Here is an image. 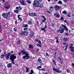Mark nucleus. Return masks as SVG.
Wrapping results in <instances>:
<instances>
[{
	"label": "nucleus",
	"instance_id": "obj_55",
	"mask_svg": "<svg viewBox=\"0 0 74 74\" xmlns=\"http://www.w3.org/2000/svg\"><path fill=\"white\" fill-rule=\"evenodd\" d=\"M27 29H28V28H25L24 29V30H27Z\"/></svg>",
	"mask_w": 74,
	"mask_h": 74
},
{
	"label": "nucleus",
	"instance_id": "obj_20",
	"mask_svg": "<svg viewBox=\"0 0 74 74\" xmlns=\"http://www.w3.org/2000/svg\"><path fill=\"white\" fill-rule=\"evenodd\" d=\"M47 27V25H46V26L43 28L41 27V29H42L41 30H45V29H46Z\"/></svg>",
	"mask_w": 74,
	"mask_h": 74
},
{
	"label": "nucleus",
	"instance_id": "obj_26",
	"mask_svg": "<svg viewBox=\"0 0 74 74\" xmlns=\"http://www.w3.org/2000/svg\"><path fill=\"white\" fill-rule=\"evenodd\" d=\"M66 48L65 49V50L66 51L67 50V48H68V44H67L65 46Z\"/></svg>",
	"mask_w": 74,
	"mask_h": 74
},
{
	"label": "nucleus",
	"instance_id": "obj_40",
	"mask_svg": "<svg viewBox=\"0 0 74 74\" xmlns=\"http://www.w3.org/2000/svg\"><path fill=\"white\" fill-rule=\"evenodd\" d=\"M70 13L69 12L68 13V17H71V16H70Z\"/></svg>",
	"mask_w": 74,
	"mask_h": 74
},
{
	"label": "nucleus",
	"instance_id": "obj_56",
	"mask_svg": "<svg viewBox=\"0 0 74 74\" xmlns=\"http://www.w3.org/2000/svg\"><path fill=\"white\" fill-rule=\"evenodd\" d=\"M36 24H37V25H38V24H39V23L38 22V21H37L36 22Z\"/></svg>",
	"mask_w": 74,
	"mask_h": 74
},
{
	"label": "nucleus",
	"instance_id": "obj_61",
	"mask_svg": "<svg viewBox=\"0 0 74 74\" xmlns=\"http://www.w3.org/2000/svg\"><path fill=\"white\" fill-rule=\"evenodd\" d=\"M56 42L57 43H59V41L58 40H56Z\"/></svg>",
	"mask_w": 74,
	"mask_h": 74
},
{
	"label": "nucleus",
	"instance_id": "obj_31",
	"mask_svg": "<svg viewBox=\"0 0 74 74\" xmlns=\"http://www.w3.org/2000/svg\"><path fill=\"white\" fill-rule=\"evenodd\" d=\"M66 71H67V73H69L70 72V69H66Z\"/></svg>",
	"mask_w": 74,
	"mask_h": 74
},
{
	"label": "nucleus",
	"instance_id": "obj_22",
	"mask_svg": "<svg viewBox=\"0 0 74 74\" xmlns=\"http://www.w3.org/2000/svg\"><path fill=\"white\" fill-rule=\"evenodd\" d=\"M27 23L29 25H32V22L30 21H28L27 22Z\"/></svg>",
	"mask_w": 74,
	"mask_h": 74
},
{
	"label": "nucleus",
	"instance_id": "obj_53",
	"mask_svg": "<svg viewBox=\"0 0 74 74\" xmlns=\"http://www.w3.org/2000/svg\"><path fill=\"white\" fill-rule=\"evenodd\" d=\"M63 21H64V22H65V23H67V21L64 20Z\"/></svg>",
	"mask_w": 74,
	"mask_h": 74
},
{
	"label": "nucleus",
	"instance_id": "obj_15",
	"mask_svg": "<svg viewBox=\"0 0 74 74\" xmlns=\"http://www.w3.org/2000/svg\"><path fill=\"white\" fill-rule=\"evenodd\" d=\"M69 40V38H64L63 39V41H64V42H66V41H68V40Z\"/></svg>",
	"mask_w": 74,
	"mask_h": 74
},
{
	"label": "nucleus",
	"instance_id": "obj_54",
	"mask_svg": "<svg viewBox=\"0 0 74 74\" xmlns=\"http://www.w3.org/2000/svg\"><path fill=\"white\" fill-rule=\"evenodd\" d=\"M64 2H67V1H68V0H64Z\"/></svg>",
	"mask_w": 74,
	"mask_h": 74
},
{
	"label": "nucleus",
	"instance_id": "obj_30",
	"mask_svg": "<svg viewBox=\"0 0 74 74\" xmlns=\"http://www.w3.org/2000/svg\"><path fill=\"white\" fill-rule=\"evenodd\" d=\"M58 3L60 4H62V1H60Z\"/></svg>",
	"mask_w": 74,
	"mask_h": 74
},
{
	"label": "nucleus",
	"instance_id": "obj_64",
	"mask_svg": "<svg viewBox=\"0 0 74 74\" xmlns=\"http://www.w3.org/2000/svg\"><path fill=\"white\" fill-rule=\"evenodd\" d=\"M50 8H51V9H53V6H51L50 7Z\"/></svg>",
	"mask_w": 74,
	"mask_h": 74
},
{
	"label": "nucleus",
	"instance_id": "obj_34",
	"mask_svg": "<svg viewBox=\"0 0 74 74\" xmlns=\"http://www.w3.org/2000/svg\"><path fill=\"white\" fill-rule=\"evenodd\" d=\"M25 53V54H26V56H27V55H29V54H28V53L26 51L24 52Z\"/></svg>",
	"mask_w": 74,
	"mask_h": 74
},
{
	"label": "nucleus",
	"instance_id": "obj_45",
	"mask_svg": "<svg viewBox=\"0 0 74 74\" xmlns=\"http://www.w3.org/2000/svg\"><path fill=\"white\" fill-rule=\"evenodd\" d=\"M70 46H69V47H73V44L71 43L70 44Z\"/></svg>",
	"mask_w": 74,
	"mask_h": 74
},
{
	"label": "nucleus",
	"instance_id": "obj_43",
	"mask_svg": "<svg viewBox=\"0 0 74 74\" xmlns=\"http://www.w3.org/2000/svg\"><path fill=\"white\" fill-rule=\"evenodd\" d=\"M21 42L20 40H18L17 42V43L18 44H21Z\"/></svg>",
	"mask_w": 74,
	"mask_h": 74
},
{
	"label": "nucleus",
	"instance_id": "obj_58",
	"mask_svg": "<svg viewBox=\"0 0 74 74\" xmlns=\"http://www.w3.org/2000/svg\"><path fill=\"white\" fill-rule=\"evenodd\" d=\"M39 50H40V49H37V50H36L37 52H38L39 51Z\"/></svg>",
	"mask_w": 74,
	"mask_h": 74
},
{
	"label": "nucleus",
	"instance_id": "obj_42",
	"mask_svg": "<svg viewBox=\"0 0 74 74\" xmlns=\"http://www.w3.org/2000/svg\"><path fill=\"white\" fill-rule=\"evenodd\" d=\"M47 12H48V13H49V14H51V12H50V11L48 10H47Z\"/></svg>",
	"mask_w": 74,
	"mask_h": 74
},
{
	"label": "nucleus",
	"instance_id": "obj_39",
	"mask_svg": "<svg viewBox=\"0 0 74 74\" xmlns=\"http://www.w3.org/2000/svg\"><path fill=\"white\" fill-rule=\"evenodd\" d=\"M26 58H25V59H29V58H30V57L29 56V55L26 56Z\"/></svg>",
	"mask_w": 74,
	"mask_h": 74
},
{
	"label": "nucleus",
	"instance_id": "obj_44",
	"mask_svg": "<svg viewBox=\"0 0 74 74\" xmlns=\"http://www.w3.org/2000/svg\"><path fill=\"white\" fill-rule=\"evenodd\" d=\"M21 52H22V55H23V54H25V52L23 51V50L21 51Z\"/></svg>",
	"mask_w": 74,
	"mask_h": 74
},
{
	"label": "nucleus",
	"instance_id": "obj_2",
	"mask_svg": "<svg viewBox=\"0 0 74 74\" xmlns=\"http://www.w3.org/2000/svg\"><path fill=\"white\" fill-rule=\"evenodd\" d=\"M11 13V12L9 11L7 13H3L2 14V16L5 19H8V17L10 16V14Z\"/></svg>",
	"mask_w": 74,
	"mask_h": 74
},
{
	"label": "nucleus",
	"instance_id": "obj_29",
	"mask_svg": "<svg viewBox=\"0 0 74 74\" xmlns=\"http://www.w3.org/2000/svg\"><path fill=\"white\" fill-rule=\"evenodd\" d=\"M9 57L7 56H5V58L6 59V60H8L9 59Z\"/></svg>",
	"mask_w": 74,
	"mask_h": 74
},
{
	"label": "nucleus",
	"instance_id": "obj_3",
	"mask_svg": "<svg viewBox=\"0 0 74 74\" xmlns=\"http://www.w3.org/2000/svg\"><path fill=\"white\" fill-rule=\"evenodd\" d=\"M59 29H60L57 31V33H60L61 34L63 33L64 29L63 28V27H60L59 28Z\"/></svg>",
	"mask_w": 74,
	"mask_h": 74
},
{
	"label": "nucleus",
	"instance_id": "obj_51",
	"mask_svg": "<svg viewBox=\"0 0 74 74\" xmlns=\"http://www.w3.org/2000/svg\"><path fill=\"white\" fill-rule=\"evenodd\" d=\"M41 70H43V71H45V69L43 68V69H41Z\"/></svg>",
	"mask_w": 74,
	"mask_h": 74
},
{
	"label": "nucleus",
	"instance_id": "obj_13",
	"mask_svg": "<svg viewBox=\"0 0 74 74\" xmlns=\"http://www.w3.org/2000/svg\"><path fill=\"white\" fill-rule=\"evenodd\" d=\"M14 12L16 14H18V13L19 12V9H17L16 10H14Z\"/></svg>",
	"mask_w": 74,
	"mask_h": 74
},
{
	"label": "nucleus",
	"instance_id": "obj_41",
	"mask_svg": "<svg viewBox=\"0 0 74 74\" xmlns=\"http://www.w3.org/2000/svg\"><path fill=\"white\" fill-rule=\"evenodd\" d=\"M33 16H37V14H36V13H33Z\"/></svg>",
	"mask_w": 74,
	"mask_h": 74
},
{
	"label": "nucleus",
	"instance_id": "obj_9",
	"mask_svg": "<svg viewBox=\"0 0 74 74\" xmlns=\"http://www.w3.org/2000/svg\"><path fill=\"white\" fill-rule=\"evenodd\" d=\"M11 8V6L10 4H8V6H6L5 7V8L7 10H8L9 8Z\"/></svg>",
	"mask_w": 74,
	"mask_h": 74
},
{
	"label": "nucleus",
	"instance_id": "obj_57",
	"mask_svg": "<svg viewBox=\"0 0 74 74\" xmlns=\"http://www.w3.org/2000/svg\"><path fill=\"white\" fill-rule=\"evenodd\" d=\"M14 31H15V32H16V31L17 30H16V28H14Z\"/></svg>",
	"mask_w": 74,
	"mask_h": 74
},
{
	"label": "nucleus",
	"instance_id": "obj_12",
	"mask_svg": "<svg viewBox=\"0 0 74 74\" xmlns=\"http://www.w3.org/2000/svg\"><path fill=\"white\" fill-rule=\"evenodd\" d=\"M7 67L8 68H10L12 67V65H11V63H9L8 64Z\"/></svg>",
	"mask_w": 74,
	"mask_h": 74
},
{
	"label": "nucleus",
	"instance_id": "obj_16",
	"mask_svg": "<svg viewBox=\"0 0 74 74\" xmlns=\"http://www.w3.org/2000/svg\"><path fill=\"white\" fill-rule=\"evenodd\" d=\"M19 8V10H22V8L21 7V6H19L18 7H16V9H18Z\"/></svg>",
	"mask_w": 74,
	"mask_h": 74
},
{
	"label": "nucleus",
	"instance_id": "obj_37",
	"mask_svg": "<svg viewBox=\"0 0 74 74\" xmlns=\"http://www.w3.org/2000/svg\"><path fill=\"white\" fill-rule=\"evenodd\" d=\"M38 62L40 63H42V62H41V59H38Z\"/></svg>",
	"mask_w": 74,
	"mask_h": 74
},
{
	"label": "nucleus",
	"instance_id": "obj_4",
	"mask_svg": "<svg viewBox=\"0 0 74 74\" xmlns=\"http://www.w3.org/2000/svg\"><path fill=\"white\" fill-rule=\"evenodd\" d=\"M16 58V56L14 54L11 55L10 56V60H14V59H15Z\"/></svg>",
	"mask_w": 74,
	"mask_h": 74
},
{
	"label": "nucleus",
	"instance_id": "obj_5",
	"mask_svg": "<svg viewBox=\"0 0 74 74\" xmlns=\"http://www.w3.org/2000/svg\"><path fill=\"white\" fill-rule=\"evenodd\" d=\"M53 70L54 71H55L57 73H61L62 71H59V69H56L55 67H54L53 68Z\"/></svg>",
	"mask_w": 74,
	"mask_h": 74
},
{
	"label": "nucleus",
	"instance_id": "obj_1",
	"mask_svg": "<svg viewBox=\"0 0 74 74\" xmlns=\"http://www.w3.org/2000/svg\"><path fill=\"white\" fill-rule=\"evenodd\" d=\"M33 5L34 7H39V8L41 7V5L40 4V2L37 0L34 1Z\"/></svg>",
	"mask_w": 74,
	"mask_h": 74
},
{
	"label": "nucleus",
	"instance_id": "obj_63",
	"mask_svg": "<svg viewBox=\"0 0 74 74\" xmlns=\"http://www.w3.org/2000/svg\"><path fill=\"white\" fill-rule=\"evenodd\" d=\"M67 44V43H62V44H63V45H66V44Z\"/></svg>",
	"mask_w": 74,
	"mask_h": 74
},
{
	"label": "nucleus",
	"instance_id": "obj_27",
	"mask_svg": "<svg viewBox=\"0 0 74 74\" xmlns=\"http://www.w3.org/2000/svg\"><path fill=\"white\" fill-rule=\"evenodd\" d=\"M29 16H34L33 13H29Z\"/></svg>",
	"mask_w": 74,
	"mask_h": 74
},
{
	"label": "nucleus",
	"instance_id": "obj_21",
	"mask_svg": "<svg viewBox=\"0 0 74 74\" xmlns=\"http://www.w3.org/2000/svg\"><path fill=\"white\" fill-rule=\"evenodd\" d=\"M11 55V53L9 52L8 53V54H6L5 56H8V57H10V55Z\"/></svg>",
	"mask_w": 74,
	"mask_h": 74
},
{
	"label": "nucleus",
	"instance_id": "obj_48",
	"mask_svg": "<svg viewBox=\"0 0 74 74\" xmlns=\"http://www.w3.org/2000/svg\"><path fill=\"white\" fill-rule=\"evenodd\" d=\"M21 52H18V55H19V56H20V55H21Z\"/></svg>",
	"mask_w": 74,
	"mask_h": 74
},
{
	"label": "nucleus",
	"instance_id": "obj_60",
	"mask_svg": "<svg viewBox=\"0 0 74 74\" xmlns=\"http://www.w3.org/2000/svg\"><path fill=\"white\" fill-rule=\"evenodd\" d=\"M55 38L56 39V40H58V38L57 37H56Z\"/></svg>",
	"mask_w": 74,
	"mask_h": 74
},
{
	"label": "nucleus",
	"instance_id": "obj_32",
	"mask_svg": "<svg viewBox=\"0 0 74 74\" xmlns=\"http://www.w3.org/2000/svg\"><path fill=\"white\" fill-rule=\"evenodd\" d=\"M51 25L52 27H55V24L52 23H51Z\"/></svg>",
	"mask_w": 74,
	"mask_h": 74
},
{
	"label": "nucleus",
	"instance_id": "obj_35",
	"mask_svg": "<svg viewBox=\"0 0 74 74\" xmlns=\"http://www.w3.org/2000/svg\"><path fill=\"white\" fill-rule=\"evenodd\" d=\"M42 22L41 23V24H42L44 22H45V20H42Z\"/></svg>",
	"mask_w": 74,
	"mask_h": 74
},
{
	"label": "nucleus",
	"instance_id": "obj_62",
	"mask_svg": "<svg viewBox=\"0 0 74 74\" xmlns=\"http://www.w3.org/2000/svg\"><path fill=\"white\" fill-rule=\"evenodd\" d=\"M56 53H56V52H55L54 53L55 56H56Z\"/></svg>",
	"mask_w": 74,
	"mask_h": 74
},
{
	"label": "nucleus",
	"instance_id": "obj_19",
	"mask_svg": "<svg viewBox=\"0 0 74 74\" xmlns=\"http://www.w3.org/2000/svg\"><path fill=\"white\" fill-rule=\"evenodd\" d=\"M34 48V47H33V46L32 45H29V48Z\"/></svg>",
	"mask_w": 74,
	"mask_h": 74
},
{
	"label": "nucleus",
	"instance_id": "obj_38",
	"mask_svg": "<svg viewBox=\"0 0 74 74\" xmlns=\"http://www.w3.org/2000/svg\"><path fill=\"white\" fill-rule=\"evenodd\" d=\"M31 73H29V74H33V70L32 69L31 70Z\"/></svg>",
	"mask_w": 74,
	"mask_h": 74
},
{
	"label": "nucleus",
	"instance_id": "obj_28",
	"mask_svg": "<svg viewBox=\"0 0 74 74\" xmlns=\"http://www.w3.org/2000/svg\"><path fill=\"white\" fill-rule=\"evenodd\" d=\"M29 68L28 67H26V72L27 73V72H29Z\"/></svg>",
	"mask_w": 74,
	"mask_h": 74
},
{
	"label": "nucleus",
	"instance_id": "obj_6",
	"mask_svg": "<svg viewBox=\"0 0 74 74\" xmlns=\"http://www.w3.org/2000/svg\"><path fill=\"white\" fill-rule=\"evenodd\" d=\"M28 32L27 31H24L23 33H21V35H23V36H27L28 35Z\"/></svg>",
	"mask_w": 74,
	"mask_h": 74
},
{
	"label": "nucleus",
	"instance_id": "obj_8",
	"mask_svg": "<svg viewBox=\"0 0 74 74\" xmlns=\"http://www.w3.org/2000/svg\"><path fill=\"white\" fill-rule=\"evenodd\" d=\"M54 16L56 18H60V15L59 14L57 13H54Z\"/></svg>",
	"mask_w": 74,
	"mask_h": 74
},
{
	"label": "nucleus",
	"instance_id": "obj_59",
	"mask_svg": "<svg viewBox=\"0 0 74 74\" xmlns=\"http://www.w3.org/2000/svg\"><path fill=\"white\" fill-rule=\"evenodd\" d=\"M61 26H62L63 27H64H64L65 26V25H64L63 24H62Z\"/></svg>",
	"mask_w": 74,
	"mask_h": 74
},
{
	"label": "nucleus",
	"instance_id": "obj_24",
	"mask_svg": "<svg viewBox=\"0 0 74 74\" xmlns=\"http://www.w3.org/2000/svg\"><path fill=\"white\" fill-rule=\"evenodd\" d=\"M26 1L28 4H31V3H32L31 1L29 0H27Z\"/></svg>",
	"mask_w": 74,
	"mask_h": 74
},
{
	"label": "nucleus",
	"instance_id": "obj_46",
	"mask_svg": "<svg viewBox=\"0 0 74 74\" xmlns=\"http://www.w3.org/2000/svg\"><path fill=\"white\" fill-rule=\"evenodd\" d=\"M18 20L19 21H20V20H21L20 22H21V21H22V18H18Z\"/></svg>",
	"mask_w": 74,
	"mask_h": 74
},
{
	"label": "nucleus",
	"instance_id": "obj_47",
	"mask_svg": "<svg viewBox=\"0 0 74 74\" xmlns=\"http://www.w3.org/2000/svg\"><path fill=\"white\" fill-rule=\"evenodd\" d=\"M34 34H32L31 35V37H34Z\"/></svg>",
	"mask_w": 74,
	"mask_h": 74
},
{
	"label": "nucleus",
	"instance_id": "obj_17",
	"mask_svg": "<svg viewBox=\"0 0 74 74\" xmlns=\"http://www.w3.org/2000/svg\"><path fill=\"white\" fill-rule=\"evenodd\" d=\"M62 13L63 14H64L65 15H67V12L66 10L63 11L62 12Z\"/></svg>",
	"mask_w": 74,
	"mask_h": 74
},
{
	"label": "nucleus",
	"instance_id": "obj_23",
	"mask_svg": "<svg viewBox=\"0 0 74 74\" xmlns=\"http://www.w3.org/2000/svg\"><path fill=\"white\" fill-rule=\"evenodd\" d=\"M64 28L65 29V30L67 32H68V30H69V29H68V28L66 26H65L64 27Z\"/></svg>",
	"mask_w": 74,
	"mask_h": 74
},
{
	"label": "nucleus",
	"instance_id": "obj_7",
	"mask_svg": "<svg viewBox=\"0 0 74 74\" xmlns=\"http://www.w3.org/2000/svg\"><path fill=\"white\" fill-rule=\"evenodd\" d=\"M69 48L70 49V51L72 52H74V47L71 46L69 47Z\"/></svg>",
	"mask_w": 74,
	"mask_h": 74
},
{
	"label": "nucleus",
	"instance_id": "obj_25",
	"mask_svg": "<svg viewBox=\"0 0 74 74\" xmlns=\"http://www.w3.org/2000/svg\"><path fill=\"white\" fill-rule=\"evenodd\" d=\"M5 56V55L2 54L1 55V59H3V58H4V57Z\"/></svg>",
	"mask_w": 74,
	"mask_h": 74
},
{
	"label": "nucleus",
	"instance_id": "obj_18",
	"mask_svg": "<svg viewBox=\"0 0 74 74\" xmlns=\"http://www.w3.org/2000/svg\"><path fill=\"white\" fill-rule=\"evenodd\" d=\"M36 45L38 47H40L41 48V47H42V46H41V44L37 43L36 44Z\"/></svg>",
	"mask_w": 74,
	"mask_h": 74
},
{
	"label": "nucleus",
	"instance_id": "obj_50",
	"mask_svg": "<svg viewBox=\"0 0 74 74\" xmlns=\"http://www.w3.org/2000/svg\"><path fill=\"white\" fill-rule=\"evenodd\" d=\"M66 36H69V34L67 33H66L65 34Z\"/></svg>",
	"mask_w": 74,
	"mask_h": 74
},
{
	"label": "nucleus",
	"instance_id": "obj_52",
	"mask_svg": "<svg viewBox=\"0 0 74 74\" xmlns=\"http://www.w3.org/2000/svg\"><path fill=\"white\" fill-rule=\"evenodd\" d=\"M46 55H47V56H49V54H48L47 52H46Z\"/></svg>",
	"mask_w": 74,
	"mask_h": 74
},
{
	"label": "nucleus",
	"instance_id": "obj_49",
	"mask_svg": "<svg viewBox=\"0 0 74 74\" xmlns=\"http://www.w3.org/2000/svg\"><path fill=\"white\" fill-rule=\"evenodd\" d=\"M26 58V56H23V59H25V58Z\"/></svg>",
	"mask_w": 74,
	"mask_h": 74
},
{
	"label": "nucleus",
	"instance_id": "obj_10",
	"mask_svg": "<svg viewBox=\"0 0 74 74\" xmlns=\"http://www.w3.org/2000/svg\"><path fill=\"white\" fill-rule=\"evenodd\" d=\"M20 3L21 5H26V3H25V1L23 0H22L21 1V0H20Z\"/></svg>",
	"mask_w": 74,
	"mask_h": 74
},
{
	"label": "nucleus",
	"instance_id": "obj_14",
	"mask_svg": "<svg viewBox=\"0 0 74 74\" xmlns=\"http://www.w3.org/2000/svg\"><path fill=\"white\" fill-rule=\"evenodd\" d=\"M29 25H28V24H23V27H27Z\"/></svg>",
	"mask_w": 74,
	"mask_h": 74
},
{
	"label": "nucleus",
	"instance_id": "obj_11",
	"mask_svg": "<svg viewBox=\"0 0 74 74\" xmlns=\"http://www.w3.org/2000/svg\"><path fill=\"white\" fill-rule=\"evenodd\" d=\"M54 7L56 10H60V7L59 6L57 5H56Z\"/></svg>",
	"mask_w": 74,
	"mask_h": 74
},
{
	"label": "nucleus",
	"instance_id": "obj_33",
	"mask_svg": "<svg viewBox=\"0 0 74 74\" xmlns=\"http://www.w3.org/2000/svg\"><path fill=\"white\" fill-rule=\"evenodd\" d=\"M60 19L61 21H64V17H61Z\"/></svg>",
	"mask_w": 74,
	"mask_h": 74
},
{
	"label": "nucleus",
	"instance_id": "obj_36",
	"mask_svg": "<svg viewBox=\"0 0 74 74\" xmlns=\"http://www.w3.org/2000/svg\"><path fill=\"white\" fill-rule=\"evenodd\" d=\"M12 62V64H15V63H14V60H10Z\"/></svg>",
	"mask_w": 74,
	"mask_h": 74
}]
</instances>
